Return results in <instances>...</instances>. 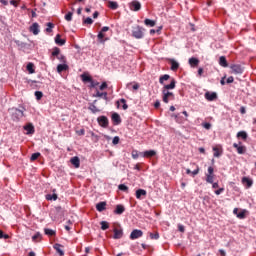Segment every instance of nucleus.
Instances as JSON below:
<instances>
[{
	"instance_id": "f257e3e1",
	"label": "nucleus",
	"mask_w": 256,
	"mask_h": 256,
	"mask_svg": "<svg viewBox=\"0 0 256 256\" xmlns=\"http://www.w3.org/2000/svg\"><path fill=\"white\" fill-rule=\"evenodd\" d=\"M171 79L169 84H165V81H169ZM159 83L160 85H164L162 88V101L163 103H169V101H175V94L173 92H169L172 89H175L177 85V81L175 78H171L169 74H164L159 77Z\"/></svg>"
},
{
	"instance_id": "f03ea898",
	"label": "nucleus",
	"mask_w": 256,
	"mask_h": 256,
	"mask_svg": "<svg viewBox=\"0 0 256 256\" xmlns=\"http://www.w3.org/2000/svg\"><path fill=\"white\" fill-rule=\"evenodd\" d=\"M107 31H109V26H104L101 28L100 32L97 35L99 43H105L109 41V36H107Z\"/></svg>"
},
{
	"instance_id": "7ed1b4c3",
	"label": "nucleus",
	"mask_w": 256,
	"mask_h": 256,
	"mask_svg": "<svg viewBox=\"0 0 256 256\" xmlns=\"http://www.w3.org/2000/svg\"><path fill=\"white\" fill-rule=\"evenodd\" d=\"M143 31L145 30L141 26L134 27L132 30V37L135 39H143V37H145V33H143Z\"/></svg>"
},
{
	"instance_id": "20e7f679",
	"label": "nucleus",
	"mask_w": 256,
	"mask_h": 256,
	"mask_svg": "<svg viewBox=\"0 0 256 256\" xmlns=\"http://www.w3.org/2000/svg\"><path fill=\"white\" fill-rule=\"evenodd\" d=\"M233 147L239 155H245V153H247V147L243 145V142H238V144L234 143Z\"/></svg>"
},
{
	"instance_id": "39448f33",
	"label": "nucleus",
	"mask_w": 256,
	"mask_h": 256,
	"mask_svg": "<svg viewBox=\"0 0 256 256\" xmlns=\"http://www.w3.org/2000/svg\"><path fill=\"white\" fill-rule=\"evenodd\" d=\"M97 122L100 127H103L104 129H107V127H109V118H107V116L98 117Z\"/></svg>"
},
{
	"instance_id": "423d86ee",
	"label": "nucleus",
	"mask_w": 256,
	"mask_h": 256,
	"mask_svg": "<svg viewBox=\"0 0 256 256\" xmlns=\"http://www.w3.org/2000/svg\"><path fill=\"white\" fill-rule=\"evenodd\" d=\"M230 69L234 75H241L243 73V67L240 64H232Z\"/></svg>"
},
{
	"instance_id": "0eeeda50",
	"label": "nucleus",
	"mask_w": 256,
	"mask_h": 256,
	"mask_svg": "<svg viewBox=\"0 0 256 256\" xmlns=\"http://www.w3.org/2000/svg\"><path fill=\"white\" fill-rule=\"evenodd\" d=\"M167 63L170 65L171 71H179V62L173 58H168Z\"/></svg>"
},
{
	"instance_id": "6e6552de",
	"label": "nucleus",
	"mask_w": 256,
	"mask_h": 256,
	"mask_svg": "<svg viewBox=\"0 0 256 256\" xmlns=\"http://www.w3.org/2000/svg\"><path fill=\"white\" fill-rule=\"evenodd\" d=\"M140 237H143V232L139 229H134L130 234V239L132 241H135V239H140Z\"/></svg>"
},
{
	"instance_id": "1a4fd4ad",
	"label": "nucleus",
	"mask_w": 256,
	"mask_h": 256,
	"mask_svg": "<svg viewBox=\"0 0 256 256\" xmlns=\"http://www.w3.org/2000/svg\"><path fill=\"white\" fill-rule=\"evenodd\" d=\"M130 10L131 11H141V2L137 1V0H133L130 4H129Z\"/></svg>"
},
{
	"instance_id": "9d476101",
	"label": "nucleus",
	"mask_w": 256,
	"mask_h": 256,
	"mask_svg": "<svg viewBox=\"0 0 256 256\" xmlns=\"http://www.w3.org/2000/svg\"><path fill=\"white\" fill-rule=\"evenodd\" d=\"M242 184L244 185V187H246V189H251V187H253V179L249 177H243Z\"/></svg>"
},
{
	"instance_id": "9b49d317",
	"label": "nucleus",
	"mask_w": 256,
	"mask_h": 256,
	"mask_svg": "<svg viewBox=\"0 0 256 256\" xmlns=\"http://www.w3.org/2000/svg\"><path fill=\"white\" fill-rule=\"evenodd\" d=\"M204 97L207 101H215L217 100V93L216 92H206Z\"/></svg>"
},
{
	"instance_id": "f8f14e48",
	"label": "nucleus",
	"mask_w": 256,
	"mask_h": 256,
	"mask_svg": "<svg viewBox=\"0 0 256 256\" xmlns=\"http://www.w3.org/2000/svg\"><path fill=\"white\" fill-rule=\"evenodd\" d=\"M214 157H221L223 155V147L221 145H216L213 147Z\"/></svg>"
},
{
	"instance_id": "ddd939ff",
	"label": "nucleus",
	"mask_w": 256,
	"mask_h": 256,
	"mask_svg": "<svg viewBox=\"0 0 256 256\" xmlns=\"http://www.w3.org/2000/svg\"><path fill=\"white\" fill-rule=\"evenodd\" d=\"M61 55V49L59 47H54L52 49V53L50 56L51 61H55V57H59Z\"/></svg>"
},
{
	"instance_id": "4468645a",
	"label": "nucleus",
	"mask_w": 256,
	"mask_h": 256,
	"mask_svg": "<svg viewBox=\"0 0 256 256\" xmlns=\"http://www.w3.org/2000/svg\"><path fill=\"white\" fill-rule=\"evenodd\" d=\"M212 189H217L214 191L215 195H221L223 191H225V188H219V182H212Z\"/></svg>"
},
{
	"instance_id": "2eb2a0df",
	"label": "nucleus",
	"mask_w": 256,
	"mask_h": 256,
	"mask_svg": "<svg viewBox=\"0 0 256 256\" xmlns=\"http://www.w3.org/2000/svg\"><path fill=\"white\" fill-rule=\"evenodd\" d=\"M70 163L75 167V169H79V167H81V160L77 156L72 157L70 159Z\"/></svg>"
},
{
	"instance_id": "dca6fc26",
	"label": "nucleus",
	"mask_w": 256,
	"mask_h": 256,
	"mask_svg": "<svg viewBox=\"0 0 256 256\" xmlns=\"http://www.w3.org/2000/svg\"><path fill=\"white\" fill-rule=\"evenodd\" d=\"M63 245L56 243L53 245V248L55 249V251L58 253V255L60 256H65V251H63Z\"/></svg>"
},
{
	"instance_id": "f3484780",
	"label": "nucleus",
	"mask_w": 256,
	"mask_h": 256,
	"mask_svg": "<svg viewBox=\"0 0 256 256\" xmlns=\"http://www.w3.org/2000/svg\"><path fill=\"white\" fill-rule=\"evenodd\" d=\"M24 131H27L26 135H33V133H35V127L33 124L29 123L24 126Z\"/></svg>"
},
{
	"instance_id": "a211bd4d",
	"label": "nucleus",
	"mask_w": 256,
	"mask_h": 256,
	"mask_svg": "<svg viewBox=\"0 0 256 256\" xmlns=\"http://www.w3.org/2000/svg\"><path fill=\"white\" fill-rule=\"evenodd\" d=\"M107 209V202H99L96 204V210L99 211V213H103Z\"/></svg>"
},
{
	"instance_id": "6ab92c4d",
	"label": "nucleus",
	"mask_w": 256,
	"mask_h": 256,
	"mask_svg": "<svg viewBox=\"0 0 256 256\" xmlns=\"http://www.w3.org/2000/svg\"><path fill=\"white\" fill-rule=\"evenodd\" d=\"M111 119L114 125H121V116L119 114L113 113Z\"/></svg>"
},
{
	"instance_id": "aec40b11",
	"label": "nucleus",
	"mask_w": 256,
	"mask_h": 256,
	"mask_svg": "<svg viewBox=\"0 0 256 256\" xmlns=\"http://www.w3.org/2000/svg\"><path fill=\"white\" fill-rule=\"evenodd\" d=\"M121 104H123L122 105V109L124 110V111H127V109H129V105H127V100H125V99H120V100H118L117 102H116V105H117V107L119 108L120 107V105Z\"/></svg>"
},
{
	"instance_id": "412c9836",
	"label": "nucleus",
	"mask_w": 256,
	"mask_h": 256,
	"mask_svg": "<svg viewBox=\"0 0 256 256\" xmlns=\"http://www.w3.org/2000/svg\"><path fill=\"white\" fill-rule=\"evenodd\" d=\"M123 237V229L114 228V236L113 239H121Z\"/></svg>"
},
{
	"instance_id": "4be33fe9",
	"label": "nucleus",
	"mask_w": 256,
	"mask_h": 256,
	"mask_svg": "<svg viewBox=\"0 0 256 256\" xmlns=\"http://www.w3.org/2000/svg\"><path fill=\"white\" fill-rule=\"evenodd\" d=\"M30 32L33 33V35H39V24L37 22L30 26Z\"/></svg>"
},
{
	"instance_id": "5701e85b",
	"label": "nucleus",
	"mask_w": 256,
	"mask_h": 256,
	"mask_svg": "<svg viewBox=\"0 0 256 256\" xmlns=\"http://www.w3.org/2000/svg\"><path fill=\"white\" fill-rule=\"evenodd\" d=\"M115 215H123L125 213V206L124 205H117L115 210H114Z\"/></svg>"
},
{
	"instance_id": "b1692460",
	"label": "nucleus",
	"mask_w": 256,
	"mask_h": 256,
	"mask_svg": "<svg viewBox=\"0 0 256 256\" xmlns=\"http://www.w3.org/2000/svg\"><path fill=\"white\" fill-rule=\"evenodd\" d=\"M157 155V152L155 150H147L143 153V157L146 159H151V157H155Z\"/></svg>"
},
{
	"instance_id": "393cba45",
	"label": "nucleus",
	"mask_w": 256,
	"mask_h": 256,
	"mask_svg": "<svg viewBox=\"0 0 256 256\" xmlns=\"http://www.w3.org/2000/svg\"><path fill=\"white\" fill-rule=\"evenodd\" d=\"M107 3V7L112 9V11L119 9V4L117 2L109 0Z\"/></svg>"
},
{
	"instance_id": "a878e982",
	"label": "nucleus",
	"mask_w": 256,
	"mask_h": 256,
	"mask_svg": "<svg viewBox=\"0 0 256 256\" xmlns=\"http://www.w3.org/2000/svg\"><path fill=\"white\" fill-rule=\"evenodd\" d=\"M142 197H147V191L144 189H138L136 191V199H142Z\"/></svg>"
},
{
	"instance_id": "bb28decb",
	"label": "nucleus",
	"mask_w": 256,
	"mask_h": 256,
	"mask_svg": "<svg viewBox=\"0 0 256 256\" xmlns=\"http://www.w3.org/2000/svg\"><path fill=\"white\" fill-rule=\"evenodd\" d=\"M81 80L83 81V83H91V81H93V78L91 77V75L84 73L81 75Z\"/></svg>"
},
{
	"instance_id": "cd10ccee",
	"label": "nucleus",
	"mask_w": 256,
	"mask_h": 256,
	"mask_svg": "<svg viewBox=\"0 0 256 256\" xmlns=\"http://www.w3.org/2000/svg\"><path fill=\"white\" fill-rule=\"evenodd\" d=\"M63 71H69V65L64 63V64H59L57 66V72L58 73H63Z\"/></svg>"
},
{
	"instance_id": "c85d7f7f",
	"label": "nucleus",
	"mask_w": 256,
	"mask_h": 256,
	"mask_svg": "<svg viewBox=\"0 0 256 256\" xmlns=\"http://www.w3.org/2000/svg\"><path fill=\"white\" fill-rule=\"evenodd\" d=\"M55 43H56V45H60V47H61V46L65 45L66 40L61 39V34H57L55 37Z\"/></svg>"
},
{
	"instance_id": "c756f323",
	"label": "nucleus",
	"mask_w": 256,
	"mask_h": 256,
	"mask_svg": "<svg viewBox=\"0 0 256 256\" xmlns=\"http://www.w3.org/2000/svg\"><path fill=\"white\" fill-rule=\"evenodd\" d=\"M249 136L247 135V132L245 131H240L237 133V139H242V141H247V138Z\"/></svg>"
},
{
	"instance_id": "7c9ffc66",
	"label": "nucleus",
	"mask_w": 256,
	"mask_h": 256,
	"mask_svg": "<svg viewBox=\"0 0 256 256\" xmlns=\"http://www.w3.org/2000/svg\"><path fill=\"white\" fill-rule=\"evenodd\" d=\"M42 239H43V236L39 232H37L35 235L32 236V241L34 243H40V241H42Z\"/></svg>"
},
{
	"instance_id": "2f4dec72",
	"label": "nucleus",
	"mask_w": 256,
	"mask_h": 256,
	"mask_svg": "<svg viewBox=\"0 0 256 256\" xmlns=\"http://www.w3.org/2000/svg\"><path fill=\"white\" fill-rule=\"evenodd\" d=\"M144 24L146 25V27H155V25H157V22L155 20H151L149 18H146L144 20Z\"/></svg>"
},
{
	"instance_id": "473e14b6",
	"label": "nucleus",
	"mask_w": 256,
	"mask_h": 256,
	"mask_svg": "<svg viewBox=\"0 0 256 256\" xmlns=\"http://www.w3.org/2000/svg\"><path fill=\"white\" fill-rule=\"evenodd\" d=\"M205 181H206V183H209L210 185L212 184V183H215L214 182V179H215V174H205Z\"/></svg>"
},
{
	"instance_id": "72a5a7b5",
	"label": "nucleus",
	"mask_w": 256,
	"mask_h": 256,
	"mask_svg": "<svg viewBox=\"0 0 256 256\" xmlns=\"http://www.w3.org/2000/svg\"><path fill=\"white\" fill-rule=\"evenodd\" d=\"M219 65L221 67H229V63L227 62V58H225V56H221L219 58Z\"/></svg>"
},
{
	"instance_id": "f704fd0d",
	"label": "nucleus",
	"mask_w": 256,
	"mask_h": 256,
	"mask_svg": "<svg viewBox=\"0 0 256 256\" xmlns=\"http://www.w3.org/2000/svg\"><path fill=\"white\" fill-rule=\"evenodd\" d=\"M189 65L191 67H199V60L195 57L189 59Z\"/></svg>"
},
{
	"instance_id": "c9c22d12",
	"label": "nucleus",
	"mask_w": 256,
	"mask_h": 256,
	"mask_svg": "<svg viewBox=\"0 0 256 256\" xmlns=\"http://www.w3.org/2000/svg\"><path fill=\"white\" fill-rule=\"evenodd\" d=\"M26 69H27L28 73H30L32 75L33 73H35V64H33L31 62L28 63L26 66Z\"/></svg>"
},
{
	"instance_id": "e433bc0d",
	"label": "nucleus",
	"mask_w": 256,
	"mask_h": 256,
	"mask_svg": "<svg viewBox=\"0 0 256 256\" xmlns=\"http://www.w3.org/2000/svg\"><path fill=\"white\" fill-rule=\"evenodd\" d=\"M44 232H45V235H48V237H55V235H56L55 230H51L49 228H46L44 230Z\"/></svg>"
},
{
	"instance_id": "4c0bfd02",
	"label": "nucleus",
	"mask_w": 256,
	"mask_h": 256,
	"mask_svg": "<svg viewBox=\"0 0 256 256\" xmlns=\"http://www.w3.org/2000/svg\"><path fill=\"white\" fill-rule=\"evenodd\" d=\"M57 197H58V196H57V194H55V193H54V194H47V195H46V200H47V201H57Z\"/></svg>"
},
{
	"instance_id": "58836bf2",
	"label": "nucleus",
	"mask_w": 256,
	"mask_h": 256,
	"mask_svg": "<svg viewBox=\"0 0 256 256\" xmlns=\"http://www.w3.org/2000/svg\"><path fill=\"white\" fill-rule=\"evenodd\" d=\"M40 157H41V153L39 152L33 153L30 157V161L33 163L34 161H37V159Z\"/></svg>"
},
{
	"instance_id": "ea45409f",
	"label": "nucleus",
	"mask_w": 256,
	"mask_h": 256,
	"mask_svg": "<svg viewBox=\"0 0 256 256\" xmlns=\"http://www.w3.org/2000/svg\"><path fill=\"white\" fill-rule=\"evenodd\" d=\"M23 111L20 109H16V112L13 114V117L16 116V120L19 121V117H23Z\"/></svg>"
},
{
	"instance_id": "a19ab883",
	"label": "nucleus",
	"mask_w": 256,
	"mask_h": 256,
	"mask_svg": "<svg viewBox=\"0 0 256 256\" xmlns=\"http://www.w3.org/2000/svg\"><path fill=\"white\" fill-rule=\"evenodd\" d=\"M88 109L93 113H99V108H97L94 103L90 104Z\"/></svg>"
},
{
	"instance_id": "79ce46f5",
	"label": "nucleus",
	"mask_w": 256,
	"mask_h": 256,
	"mask_svg": "<svg viewBox=\"0 0 256 256\" xmlns=\"http://www.w3.org/2000/svg\"><path fill=\"white\" fill-rule=\"evenodd\" d=\"M53 27H55V24L48 22L47 28H46V33H53Z\"/></svg>"
},
{
	"instance_id": "37998d69",
	"label": "nucleus",
	"mask_w": 256,
	"mask_h": 256,
	"mask_svg": "<svg viewBox=\"0 0 256 256\" xmlns=\"http://www.w3.org/2000/svg\"><path fill=\"white\" fill-rule=\"evenodd\" d=\"M82 24L83 25H93V20L90 17L83 18Z\"/></svg>"
},
{
	"instance_id": "c03bdc74",
	"label": "nucleus",
	"mask_w": 256,
	"mask_h": 256,
	"mask_svg": "<svg viewBox=\"0 0 256 256\" xmlns=\"http://www.w3.org/2000/svg\"><path fill=\"white\" fill-rule=\"evenodd\" d=\"M100 225H101L102 231H107V229H109V222L107 221H102Z\"/></svg>"
},
{
	"instance_id": "a18cd8bd",
	"label": "nucleus",
	"mask_w": 256,
	"mask_h": 256,
	"mask_svg": "<svg viewBox=\"0 0 256 256\" xmlns=\"http://www.w3.org/2000/svg\"><path fill=\"white\" fill-rule=\"evenodd\" d=\"M118 189H119L120 191H123L124 193H129V187H127L125 184H120V185L118 186Z\"/></svg>"
},
{
	"instance_id": "49530a36",
	"label": "nucleus",
	"mask_w": 256,
	"mask_h": 256,
	"mask_svg": "<svg viewBox=\"0 0 256 256\" xmlns=\"http://www.w3.org/2000/svg\"><path fill=\"white\" fill-rule=\"evenodd\" d=\"M94 97H103V99L107 100V92H99L97 91Z\"/></svg>"
},
{
	"instance_id": "de8ad7c7",
	"label": "nucleus",
	"mask_w": 256,
	"mask_h": 256,
	"mask_svg": "<svg viewBox=\"0 0 256 256\" xmlns=\"http://www.w3.org/2000/svg\"><path fill=\"white\" fill-rule=\"evenodd\" d=\"M149 237H150V239H152V240H157V239H159V232H150L149 233Z\"/></svg>"
},
{
	"instance_id": "09e8293b",
	"label": "nucleus",
	"mask_w": 256,
	"mask_h": 256,
	"mask_svg": "<svg viewBox=\"0 0 256 256\" xmlns=\"http://www.w3.org/2000/svg\"><path fill=\"white\" fill-rule=\"evenodd\" d=\"M35 97H36L37 101H41V99H43V92L36 91L35 92Z\"/></svg>"
},
{
	"instance_id": "8fccbe9b",
	"label": "nucleus",
	"mask_w": 256,
	"mask_h": 256,
	"mask_svg": "<svg viewBox=\"0 0 256 256\" xmlns=\"http://www.w3.org/2000/svg\"><path fill=\"white\" fill-rule=\"evenodd\" d=\"M56 59H58L60 63H67V58L65 57V55L60 54Z\"/></svg>"
},
{
	"instance_id": "3c124183",
	"label": "nucleus",
	"mask_w": 256,
	"mask_h": 256,
	"mask_svg": "<svg viewBox=\"0 0 256 256\" xmlns=\"http://www.w3.org/2000/svg\"><path fill=\"white\" fill-rule=\"evenodd\" d=\"M65 20H66V21H73V12H68V13L65 15Z\"/></svg>"
},
{
	"instance_id": "603ef678",
	"label": "nucleus",
	"mask_w": 256,
	"mask_h": 256,
	"mask_svg": "<svg viewBox=\"0 0 256 256\" xmlns=\"http://www.w3.org/2000/svg\"><path fill=\"white\" fill-rule=\"evenodd\" d=\"M245 213H247L246 210H242L237 214L238 219H245Z\"/></svg>"
},
{
	"instance_id": "864d4df0",
	"label": "nucleus",
	"mask_w": 256,
	"mask_h": 256,
	"mask_svg": "<svg viewBox=\"0 0 256 256\" xmlns=\"http://www.w3.org/2000/svg\"><path fill=\"white\" fill-rule=\"evenodd\" d=\"M10 236L8 234H5L3 230H0V239H9Z\"/></svg>"
},
{
	"instance_id": "5fc2aeb1",
	"label": "nucleus",
	"mask_w": 256,
	"mask_h": 256,
	"mask_svg": "<svg viewBox=\"0 0 256 256\" xmlns=\"http://www.w3.org/2000/svg\"><path fill=\"white\" fill-rule=\"evenodd\" d=\"M206 175H215V168L213 166L208 167V173Z\"/></svg>"
},
{
	"instance_id": "6e6d98bb",
	"label": "nucleus",
	"mask_w": 256,
	"mask_h": 256,
	"mask_svg": "<svg viewBox=\"0 0 256 256\" xmlns=\"http://www.w3.org/2000/svg\"><path fill=\"white\" fill-rule=\"evenodd\" d=\"M202 127H204V129H207V131H209V129H211V123L204 122L202 123Z\"/></svg>"
},
{
	"instance_id": "4d7b16f0",
	"label": "nucleus",
	"mask_w": 256,
	"mask_h": 256,
	"mask_svg": "<svg viewBox=\"0 0 256 256\" xmlns=\"http://www.w3.org/2000/svg\"><path fill=\"white\" fill-rule=\"evenodd\" d=\"M97 86H99V82L94 81V80L92 79V81H90V87H91V88H95V87H97Z\"/></svg>"
},
{
	"instance_id": "13d9d810",
	"label": "nucleus",
	"mask_w": 256,
	"mask_h": 256,
	"mask_svg": "<svg viewBox=\"0 0 256 256\" xmlns=\"http://www.w3.org/2000/svg\"><path fill=\"white\" fill-rule=\"evenodd\" d=\"M119 141H120L119 136H116L113 138L112 143H113V145H119Z\"/></svg>"
},
{
	"instance_id": "bf43d9fd",
	"label": "nucleus",
	"mask_w": 256,
	"mask_h": 256,
	"mask_svg": "<svg viewBox=\"0 0 256 256\" xmlns=\"http://www.w3.org/2000/svg\"><path fill=\"white\" fill-rule=\"evenodd\" d=\"M132 157H133L134 159H139V152H138L137 150H133V151H132Z\"/></svg>"
},
{
	"instance_id": "052dcab7",
	"label": "nucleus",
	"mask_w": 256,
	"mask_h": 256,
	"mask_svg": "<svg viewBox=\"0 0 256 256\" xmlns=\"http://www.w3.org/2000/svg\"><path fill=\"white\" fill-rule=\"evenodd\" d=\"M108 85H107V82H103L101 85H100V91H105V89H107Z\"/></svg>"
},
{
	"instance_id": "680f3d73",
	"label": "nucleus",
	"mask_w": 256,
	"mask_h": 256,
	"mask_svg": "<svg viewBox=\"0 0 256 256\" xmlns=\"http://www.w3.org/2000/svg\"><path fill=\"white\" fill-rule=\"evenodd\" d=\"M36 11H37V8L31 10V17H32V19H35L37 17V12Z\"/></svg>"
},
{
	"instance_id": "e2e57ef3",
	"label": "nucleus",
	"mask_w": 256,
	"mask_h": 256,
	"mask_svg": "<svg viewBox=\"0 0 256 256\" xmlns=\"http://www.w3.org/2000/svg\"><path fill=\"white\" fill-rule=\"evenodd\" d=\"M10 5H13V7H19V2L17 0H11Z\"/></svg>"
},
{
	"instance_id": "0e129e2a",
	"label": "nucleus",
	"mask_w": 256,
	"mask_h": 256,
	"mask_svg": "<svg viewBox=\"0 0 256 256\" xmlns=\"http://www.w3.org/2000/svg\"><path fill=\"white\" fill-rule=\"evenodd\" d=\"M178 231H180V233H184L185 226H183L182 224H178Z\"/></svg>"
},
{
	"instance_id": "69168bd1",
	"label": "nucleus",
	"mask_w": 256,
	"mask_h": 256,
	"mask_svg": "<svg viewBox=\"0 0 256 256\" xmlns=\"http://www.w3.org/2000/svg\"><path fill=\"white\" fill-rule=\"evenodd\" d=\"M195 175H199V166H197V168L192 171V176L195 177Z\"/></svg>"
},
{
	"instance_id": "338daca9",
	"label": "nucleus",
	"mask_w": 256,
	"mask_h": 256,
	"mask_svg": "<svg viewBox=\"0 0 256 256\" xmlns=\"http://www.w3.org/2000/svg\"><path fill=\"white\" fill-rule=\"evenodd\" d=\"M240 113L241 115H245V113H247L245 106L240 107Z\"/></svg>"
},
{
	"instance_id": "774afa93",
	"label": "nucleus",
	"mask_w": 256,
	"mask_h": 256,
	"mask_svg": "<svg viewBox=\"0 0 256 256\" xmlns=\"http://www.w3.org/2000/svg\"><path fill=\"white\" fill-rule=\"evenodd\" d=\"M235 81V78L233 76H230L227 78L226 83H233Z\"/></svg>"
}]
</instances>
